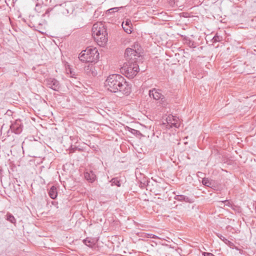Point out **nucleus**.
I'll return each instance as SVG.
<instances>
[{
  "label": "nucleus",
  "mask_w": 256,
  "mask_h": 256,
  "mask_svg": "<svg viewBox=\"0 0 256 256\" xmlns=\"http://www.w3.org/2000/svg\"><path fill=\"white\" fill-rule=\"evenodd\" d=\"M92 36L95 41L100 46H104L108 42V34L102 22L94 24L92 28Z\"/></svg>",
  "instance_id": "2"
},
{
  "label": "nucleus",
  "mask_w": 256,
  "mask_h": 256,
  "mask_svg": "<svg viewBox=\"0 0 256 256\" xmlns=\"http://www.w3.org/2000/svg\"><path fill=\"white\" fill-rule=\"evenodd\" d=\"M203 255L204 256H215L212 253L206 252H204Z\"/></svg>",
  "instance_id": "26"
},
{
  "label": "nucleus",
  "mask_w": 256,
  "mask_h": 256,
  "mask_svg": "<svg viewBox=\"0 0 256 256\" xmlns=\"http://www.w3.org/2000/svg\"><path fill=\"white\" fill-rule=\"evenodd\" d=\"M218 236L223 242H224L226 244L227 243V242H229L228 240H227L226 238H224L223 236H222L221 234H218Z\"/></svg>",
  "instance_id": "20"
},
{
  "label": "nucleus",
  "mask_w": 256,
  "mask_h": 256,
  "mask_svg": "<svg viewBox=\"0 0 256 256\" xmlns=\"http://www.w3.org/2000/svg\"><path fill=\"white\" fill-rule=\"evenodd\" d=\"M92 69H93V65L92 64H88V66H86L84 68L85 71L88 74L90 73V72H92H92H93Z\"/></svg>",
  "instance_id": "16"
},
{
  "label": "nucleus",
  "mask_w": 256,
  "mask_h": 256,
  "mask_svg": "<svg viewBox=\"0 0 256 256\" xmlns=\"http://www.w3.org/2000/svg\"><path fill=\"white\" fill-rule=\"evenodd\" d=\"M222 40V37L216 34L215 36H214L212 40L214 42H220Z\"/></svg>",
  "instance_id": "18"
},
{
  "label": "nucleus",
  "mask_w": 256,
  "mask_h": 256,
  "mask_svg": "<svg viewBox=\"0 0 256 256\" xmlns=\"http://www.w3.org/2000/svg\"><path fill=\"white\" fill-rule=\"evenodd\" d=\"M141 48L138 44L134 45V48H127L126 50L124 56L128 61H136V58L140 56Z\"/></svg>",
  "instance_id": "5"
},
{
  "label": "nucleus",
  "mask_w": 256,
  "mask_h": 256,
  "mask_svg": "<svg viewBox=\"0 0 256 256\" xmlns=\"http://www.w3.org/2000/svg\"><path fill=\"white\" fill-rule=\"evenodd\" d=\"M118 8H117V7H116V8H110V10H108V12H109V13H112V12H117L118 10Z\"/></svg>",
  "instance_id": "23"
},
{
  "label": "nucleus",
  "mask_w": 256,
  "mask_h": 256,
  "mask_svg": "<svg viewBox=\"0 0 256 256\" xmlns=\"http://www.w3.org/2000/svg\"><path fill=\"white\" fill-rule=\"evenodd\" d=\"M174 198L180 202H186L192 203L194 202V200L192 198L184 195H176Z\"/></svg>",
  "instance_id": "10"
},
{
  "label": "nucleus",
  "mask_w": 256,
  "mask_h": 256,
  "mask_svg": "<svg viewBox=\"0 0 256 256\" xmlns=\"http://www.w3.org/2000/svg\"><path fill=\"white\" fill-rule=\"evenodd\" d=\"M146 238H160L158 236L156 235L153 234H146Z\"/></svg>",
  "instance_id": "19"
},
{
  "label": "nucleus",
  "mask_w": 256,
  "mask_h": 256,
  "mask_svg": "<svg viewBox=\"0 0 256 256\" xmlns=\"http://www.w3.org/2000/svg\"><path fill=\"white\" fill-rule=\"evenodd\" d=\"M85 178L90 182H93L96 180V175L92 170L87 171L84 174Z\"/></svg>",
  "instance_id": "11"
},
{
  "label": "nucleus",
  "mask_w": 256,
  "mask_h": 256,
  "mask_svg": "<svg viewBox=\"0 0 256 256\" xmlns=\"http://www.w3.org/2000/svg\"><path fill=\"white\" fill-rule=\"evenodd\" d=\"M149 96L156 100H161L164 101V97L160 92V90L156 88H153L149 90Z\"/></svg>",
  "instance_id": "9"
},
{
  "label": "nucleus",
  "mask_w": 256,
  "mask_h": 256,
  "mask_svg": "<svg viewBox=\"0 0 256 256\" xmlns=\"http://www.w3.org/2000/svg\"><path fill=\"white\" fill-rule=\"evenodd\" d=\"M255 210H256V208H255Z\"/></svg>",
  "instance_id": "27"
},
{
  "label": "nucleus",
  "mask_w": 256,
  "mask_h": 256,
  "mask_svg": "<svg viewBox=\"0 0 256 256\" xmlns=\"http://www.w3.org/2000/svg\"><path fill=\"white\" fill-rule=\"evenodd\" d=\"M46 86L54 91H58L60 84L59 82L54 78H49L46 80Z\"/></svg>",
  "instance_id": "7"
},
{
  "label": "nucleus",
  "mask_w": 256,
  "mask_h": 256,
  "mask_svg": "<svg viewBox=\"0 0 256 256\" xmlns=\"http://www.w3.org/2000/svg\"><path fill=\"white\" fill-rule=\"evenodd\" d=\"M163 124L165 125L167 128H170L173 127L178 128L180 126L178 119L173 116H168L166 119V122H163Z\"/></svg>",
  "instance_id": "6"
},
{
  "label": "nucleus",
  "mask_w": 256,
  "mask_h": 256,
  "mask_svg": "<svg viewBox=\"0 0 256 256\" xmlns=\"http://www.w3.org/2000/svg\"><path fill=\"white\" fill-rule=\"evenodd\" d=\"M78 58L83 62H96L99 58V53L96 48L88 47L80 54Z\"/></svg>",
  "instance_id": "3"
},
{
  "label": "nucleus",
  "mask_w": 256,
  "mask_h": 256,
  "mask_svg": "<svg viewBox=\"0 0 256 256\" xmlns=\"http://www.w3.org/2000/svg\"><path fill=\"white\" fill-rule=\"evenodd\" d=\"M104 85L112 92H120L128 96L131 92V86L120 74H112L108 77Z\"/></svg>",
  "instance_id": "1"
},
{
  "label": "nucleus",
  "mask_w": 256,
  "mask_h": 256,
  "mask_svg": "<svg viewBox=\"0 0 256 256\" xmlns=\"http://www.w3.org/2000/svg\"><path fill=\"white\" fill-rule=\"evenodd\" d=\"M83 242L89 247H92L94 244L88 238H86L83 240Z\"/></svg>",
  "instance_id": "17"
},
{
  "label": "nucleus",
  "mask_w": 256,
  "mask_h": 256,
  "mask_svg": "<svg viewBox=\"0 0 256 256\" xmlns=\"http://www.w3.org/2000/svg\"><path fill=\"white\" fill-rule=\"evenodd\" d=\"M6 220H7L9 221L12 224H16V220L12 214H11L10 213H8L6 214Z\"/></svg>",
  "instance_id": "14"
},
{
  "label": "nucleus",
  "mask_w": 256,
  "mask_h": 256,
  "mask_svg": "<svg viewBox=\"0 0 256 256\" xmlns=\"http://www.w3.org/2000/svg\"><path fill=\"white\" fill-rule=\"evenodd\" d=\"M130 25H132V23L130 20H126V21L125 26H128L130 28Z\"/></svg>",
  "instance_id": "25"
},
{
  "label": "nucleus",
  "mask_w": 256,
  "mask_h": 256,
  "mask_svg": "<svg viewBox=\"0 0 256 256\" xmlns=\"http://www.w3.org/2000/svg\"><path fill=\"white\" fill-rule=\"evenodd\" d=\"M49 196L52 199H55L58 196V192L56 188L53 186H52L48 192Z\"/></svg>",
  "instance_id": "12"
},
{
  "label": "nucleus",
  "mask_w": 256,
  "mask_h": 256,
  "mask_svg": "<svg viewBox=\"0 0 256 256\" xmlns=\"http://www.w3.org/2000/svg\"><path fill=\"white\" fill-rule=\"evenodd\" d=\"M129 131L134 134H140V131L133 128H130V130H129Z\"/></svg>",
  "instance_id": "24"
},
{
  "label": "nucleus",
  "mask_w": 256,
  "mask_h": 256,
  "mask_svg": "<svg viewBox=\"0 0 256 256\" xmlns=\"http://www.w3.org/2000/svg\"><path fill=\"white\" fill-rule=\"evenodd\" d=\"M23 126L20 120H17L10 126V129L12 132L16 134H20L22 130Z\"/></svg>",
  "instance_id": "8"
},
{
  "label": "nucleus",
  "mask_w": 256,
  "mask_h": 256,
  "mask_svg": "<svg viewBox=\"0 0 256 256\" xmlns=\"http://www.w3.org/2000/svg\"><path fill=\"white\" fill-rule=\"evenodd\" d=\"M202 184L208 187H212L213 186V182L212 180L207 178H204L202 180Z\"/></svg>",
  "instance_id": "13"
},
{
  "label": "nucleus",
  "mask_w": 256,
  "mask_h": 256,
  "mask_svg": "<svg viewBox=\"0 0 256 256\" xmlns=\"http://www.w3.org/2000/svg\"><path fill=\"white\" fill-rule=\"evenodd\" d=\"M122 26H123V24H122ZM123 26V28L124 30V31L128 33V34H130L132 32V30H130V27L129 28V27H126V26Z\"/></svg>",
  "instance_id": "21"
},
{
  "label": "nucleus",
  "mask_w": 256,
  "mask_h": 256,
  "mask_svg": "<svg viewBox=\"0 0 256 256\" xmlns=\"http://www.w3.org/2000/svg\"><path fill=\"white\" fill-rule=\"evenodd\" d=\"M112 186H120V180L117 178H113L111 180Z\"/></svg>",
  "instance_id": "15"
},
{
  "label": "nucleus",
  "mask_w": 256,
  "mask_h": 256,
  "mask_svg": "<svg viewBox=\"0 0 256 256\" xmlns=\"http://www.w3.org/2000/svg\"><path fill=\"white\" fill-rule=\"evenodd\" d=\"M139 70V66L136 61H128L124 64L120 71L128 78H132L136 75Z\"/></svg>",
  "instance_id": "4"
},
{
  "label": "nucleus",
  "mask_w": 256,
  "mask_h": 256,
  "mask_svg": "<svg viewBox=\"0 0 256 256\" xmlns=\"http://www.w3.org/2000/svg\"><path fill=\"white\" fill-rule=\"evenodd\" d=\"M188 46L190 48H196L194 42L192 40H190L188 43Z\"/></svg>",
  "instance_id": "22"
}]
</instances>
